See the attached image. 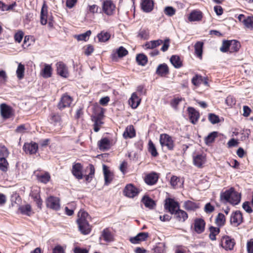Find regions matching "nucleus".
Returning a JSON list of instances; mask_svg holds the SVG:
<instances>
[{
	"instance_id": "obj_5",
	"label": "nucleus",
	"mask_w": 253,
	"mask_h": 253,
	"mask_svg": "<svg viewBox=\"0 0 253 253\" xmlns=\"http://www.w3.org/2000/svg\"><path fill=\"white\" fill-rule=\"evenodd\" d=\"M116 6L111 0H104L102 3V11L107 15L113 14Z\"/></svg>"
},
{
	"instance_id": "obj_16",
	"label": "nucleus",
	"mask_w": 253,
	"mask_h": 253,
	"mask_svg": "<svg viewBox=\"0 0 253 253\" xmlns=\"http://www.w3.org/2000/svg\"><path fill=\"white\" fill-rule=\"evenodd\" d=\"M82 169L83 166L80 163H76L72 167V173L79 180L83 178V174L82 172Z\"/></svg>"
},
{
	"instance_id": "obj_34",
	"label": "nucleus",
	"mask_w": 253,
	"mask_h": 253,
	"mask_svg": "<svg viewBox=\"0 0 253 253\" xmlns=\"http://www.w3.org/2000/svg\"><path fill=\"white\" fill-rule=\"evenodd\" d=\"M225 222L226 218L224 215L222 213H218L215 220L216 225L219 227H222L225 225Z\"/></svg>"
},
{
	"instance_id": "obj_39",
	"label": "nucleus",
	"mask_w": 253,
	"mask_h": 253,
	"mask_svg": "<svg viewBox=\"0 0 253 253\" xmlns=\"http://www.w3.org/2000/svg\"><path fill=\"white\" fill-rule=\"evenodd\" d=\"M136 60L138 65L143 66H145L148 62L147 57L143 53L137 54Z\"/></svg>"
},
{
	"instance_id": "obj_55",
	"label": "nucleus",
	"mask_w": 253,
	"mask_h": 253,
	"mask_svg": "<svg viewBox=\"0 0 253 253\" xmlns=\"http://www.w3.org/2000/svg\"><path fill=\"white\" fill-rule=\"evenodd\" d=\"M149 31L147 29H141L139 31L137 37L144 40L149 38Z\"/></svg>"
},
{
	"instance_id": "obj_13",
	"label": "nucleus",
	"mask_w": 253,
	"mask_h": 253,
	"mask_svg": "<svg viewBox=\"0 0 253 253\" xmlns=\"http://www.w3.org/2000/svg\"><path fill=\"white\" fill-rule=\"evenodd\" d=\"M57 73L60 76L67 78L68 76V69L66 65L62 62H59L56 64Z\"/></svg>"
},
{
	"instance_id": "obj_15",
	"label": "nucleus",
	"mask_w": 253,
	"mask_h": 253,
	"mask_svg": "<svg viewBox=\"0 0 253 253\" xmlns=\"http://www.w3.org/2000/svg\"><path fill=\"white\" fill-rule=\"evenodd\" d=\"M111 140L107 138H102L98 142V146L100 150L106 151L109 150L111 147Z\"/></svg>"
},
{
	"instance_id": "obj_36",
	"label": "nucleus",
	"mask_w": 253,
	"mask_h": 253,
	"mask_svg": "<svg viewBox=\"0 0 253 253\" xmlns=\"http://www.w3.org/2000/svg\"><path fill=\"white\" fill-rule=\"evenodd\" d=\"M47 7L45 6V4H44L41 12V23L43 25L47 23Z\"/></svg>"
},
{
	"instance_id": "obj_22",
	"label": "nucleus",
	"mask_w": 253,
	"mask_h": 253,
	"mask_svg": "<svg viewBox=\"0 0 253 253\" xmlns=\"http://www.w3.org/2000/svg\"><path fill=\"white\" fill-rule=\"evenodd\" d=\"M101 237L106 242H111L114 241L113 235L109 228H106L102 231Z\"/></svg>"
},
{
	"instance_id": "obj_21",
	"label": "nucleus",
	"mask_w": 253,
	"mask_h": 253,
	"mask_svg": "<svg viewBox=\"0 0 253 253\" xmlns=\"http://www.w3.org/2000/svg\"><path fill=\"white\" fill-rule=\"evenodd\" d=\"M1 114L5 119L9 118L11 115V108L5 104L0 105Z\"/></svg>"
},
{
	"instance_id": "obj_8",
	"label": "nucleus",
	"mask_w": 253,
	"mask_h": 253,
	"mask_svg": "<svg viewBox=\"0 0 253 253\" xmlns=\"http://www.w3.org/2000/svg\"><path fill=\"white\" fill-rule=\"evenodd\" d=\"M79 231L83 235H88L91 231V226L88 221H77Z\"/></svg>"
},
{
	"instance_id": "obj_33",
	"label": "nucleus",
	"mask_w": 253,
	"mask_h": 253,
	"mask_svg": "<svg viewBox=\"0 0 253 253\" xmlns=\"http://www.w3.org/2000/svg\"><path fill=\"white\" fill-rule=\"evenodd\" d=\"M209 231L210 232L209 235L210 239L212 241H215L216 240V236L220 232L219 227L211 226L209 227Z\"/></svg>"
},
{
	"instance_id": "obj_59",
	"label": "nucleus",
	"mask_w": 253,
	"mask_h": 253,
	"mask_svg": "<svg viewBox=\"0 0 253 253\" xmlns=\"http://www.w3.org/2000/svg\"><path fill=\"white\" fill-rule=\"evenodd\" d=\"M118 56L119 57H123L128 54L127 50L123 46H120L117 50Z\"/></svg>"
},
{
	"instance_id": "obj_19",
	"label": "nucleus",
	"mask_w": 253,
	"mask_h": 253,
	"mask_svg": "<svg viewBox=\"0 0 253 253\" xmlns=\"http://www.w3.org/2000/svg\"><path fill=\"white\" fill-rule=\"evenodd\" d=\"M188 111L191 122L193 124H196L200 117L199 113L192 107H189Z\"/></svg>"
},
{
	"instance_id": "obj_38",
	"label": "nucleus",
	"mask_w": 253,
	"mask_h": 253,
	"mask_svg": "<svg viewBox=\"0 0 253 253\" xmlns=\"http://www.w3.org/2000/svg\"><path fill=\"white\" fill-rule=\"evenodd\" d=\"M52 68L50 65L45 64L44 67L42 71L41 75L44 78H48L51 76Z\"/></svg>"
},
{
	"instance_id": "obj_58",
	"label": "nucleus",
	"mask_w": 253,
	"mask_h": 253,
	"mask_svg": "<svg viewBox=\"0 0 253 253\" xmlns=\"http://www.w3.org/2000/svg\"><path fill=\"white\" fill-rule=\"evenodd\" d=\"M209 120L212 124H215L219 122L218 116L212 113L209 115Z\"/></svg>"
},
{
	"instance_id": "obj_27",
	"label": "nucleus",
	"mask_w": 253,
	"mask_h": 253,
	"mask_svg": "<svg viewBox=\"0 0 253 253\" xmlns=\"http://www.w3.org/2000/svg\"><path fill=\"white\" fill-rule=\"evenodd\" d=\"M103 170L104 175L105 184L108 185L112 180V174L105 165H103Z\"/></svg>"
},
{
	"instance_id": "obj_14",
	"label": "nucleus",
	"mask_w": 253,
	"mask_h": 253,
	"mask_svg": "<svg viewBox=\"0 0 253 253\" xmlns=\"http://www.w3.org/2000/svg\"><path fill=\"white\" fill-rule=\"evenodd\" d=\"M37 179L40 182L46 184L51 179L50 173L47 171H43L40 173H36Z\"/></svg>"
},
{
	"instance_id": "obj_35",
	"label": "nucleus",
	"mask_w": 253,
	"mask_h": 253,
	"mask_svg": "<svg viewBox=\"0 0 253 253\" xmlns=\"http://www.w3.org/2000/svg\"><path fill=\"white\" fill-rule=\"evenodd\" d=\"M241 47L240 42L236 40L230 41V50L229 52L232 53L237 52Z\"/></svg>"
},
{
	"instance_id": "obj_42",
	"label": "nucleus",
	"mask_w": 253,
	"mask_h": 253,
	"mask_svg": "<svg viewBox=\"0 0 253 253\" xmlns=\"http://www.w3.org/2000/svg\"><path fill=\"white\" fill-rule=\"evenodd\" d=\"M170 184L174 189L180 188L182 185V182L180 181L179 178L176 176H172L171 177Z\"/></svg>"
},
{
	"instance_id": "obj_4",
	"label": "nucleus",
	"mask_w": 253,
	"mask_h": 253,
	"mask_svg": "<svg viewBox=\"0 0 253 253\" xmlns=\"http://www.w3.org/2000/svg\"><path fill=\"white\" fill-rule=\"evenodd\" d=\"M235 245V240L228 236H223L221 239L220 245L225 250H232Z\"/></svg>"
},
{
	"instance_id": "obj_29",
	"label": "nucleus",
	"mask_w": 253,
	"mask_h": 253,
	"mask_svg": "<svg viewBox=\"0 0 253 253\" xmlns=\"http://www.w3.org/2000/svg\"><path fill=\"white\" fill-rule=\"evenodd\" d=\"M170 62L175 68H179L182 66V62L178 55H172L170 58Z\"/></svg>"
},
{
	"instance_id": "obj_47",
	"label": "nucleus",
	"mask_w": 253,
	"mask_h": 253,
	"mask_svg": "<svg viewBox=\"0 0 253 253\" xmlns=\"http://www.w3.org/2000/svg\"><path fill=\"white\" fill-rule=\"evenodd\" d=\"M91 34L90 30L87 31L86 32L78 35H75V38L78 41H86Z\"/></svg>"
},
{
	"instance_id": "obj_44",
	"label": "nucleus",
	"mask_w": 253,
	"mask_h": 253,
	"mask_svg": "<svg viewBox=\"0 0 253 253\" xmlns=\"http://www.w3.org/2000/svg\"><path fill=\"white\" fill-rule=\"evenodd\" d=\"M93 129L95 132H98L100 129V126L103 124L100 116L94 117Z\"/></svg>"
},
{
	"instance_id": "obj_45",
	"label": "nucleus",
	"mask_w": 253,
	"mask_h": 253,
	"mask_svg": "<svg viewBox=\"0 0 253 253\" xmlns=\"http://www.w3.org/2000/svg\"><path fill=\"white\" fill-rule=\"evenodd\" d=\"M25 72V66L22 63H19L16 70V75L18 79L21 80L24 78Z\"/></svg>"
},
{
	"instance_id": "obj_61",
	"label": "nucleus",
	"mask_w": 253,
	"mask_h": 253,
	"mask_svg": "<svg viewBox=\"0 0 253 253\" xmlns=\"http://www.w3.org/2000/svg\"><path fill=\"white\" fill-rule=\"evenodd\" d=\"M225 103L228 106L232 107L236 104V100L233 96L229 95L225 100Z\"/></svg>"
},
{
	"instance_id": "obj_7",
	"label": "nucleus",
	"mask_w": 253,
	"mask_h": 253,
	"mask_svg": "<svg viewBox=\"0 0 253 253\" xmlns=\"http://www.w3.org/2000/svg\"><path fill=\"white\" fill-rule=\"evenodd\" d=\"M46 207L55 211H58L60 209V200L57 197L50 196L46 201Z\"/></svg>"
},
{
	"instance_id": "obj_48",
	"label": "nucleus",
	"mask_w": 253,
	"mask_h": 253,
	"mask_svg": "<svg viewBox=\"0 0 253 253\" xmlns=\"http://www.w3.org/2000/svg\"><path fill=\"white\" fill-rule=\"evenodd\" d=\"M148 151L153 157H157L158 153L156 150V147L153 142L150 140L148 142Z\"/></svg>"
},
{
	"instance_id": "obj_62",
	"label": "nucleus",
	"mask_w": 253,
	"mask_h": 253,
	"mask_svg": "<svg viewBox=\"0 0 253 253\" xmlns=\"http://www.w3.org/2000/svg\"><path fill=\"white\" fill-rule=\"evenodd\" d=\"M11 201L12 203L20 204L21 201L20 197L17 194H13L11 197Z\"/></svg>"
},
{
	"instance_id": "obj_51",
	"label": "nucleus",
	"mask_w": 253,
	"mask_h": 253,
	"mask_svg": "<svg viewBox=\"0 0 253 253\" xmlns=\"http://www.w3.org/2000/svg\"><path fill=\"white\" fill-rule=\"evenodd\" d=\"M87 9L88 12L91 13L92 14L101 13V9L96 4L88 5Z\"/></svg>"
},
{
	"instance_id": "obj_43",
	"label": "nucleus",
	"mask_w": 253,
	"mask_h": 253,
	"mask_svg": "<svg viewBox=\"0 0 253 253\" xmlns=\"http://www.w3.org/2000/svg\"><path fill=\"white\" fill-rule=\"evenodd\" d=\"M203 44V42H197L194 45L195 54L199 58L202 56Z\"/></svg>"
},
{
	"instance_id": "obj_32",
	"label": "nucleus",
	"mask_w": 253,
	"mask_h": 253,
	"mask_svg": "<svg viewBox=\"0 0 253 253\" xmlns=\"http://www.w3.org/2000/svg\"><path fill=\"white\" fill-rule=\"evenodd\" d=\"M218 132L216 131H213L210 133L205 138V142L206 145L210 146L213 143L216 137H217Z\"/></svg>"
},
{
	"instance_id": "obj_2",
	"label": "nucleus",
	"mask_w": 253,
	"mask_h": 253,
	"mask_svg": "<svg viewBox=\"0 0 253 253\" xmlns=\"http://www.w3.org/2000/svg\"><path fill=\"white\" fill-rule=\"evenodd\" d=\"M221 201H225L233 205L239 204L241 199V194L237 191H225L220 194Z\"/></svg>"
},
{
	"instance_id": "obj_28",
	"label": "nucleus",
	"mask_w": 253,
	"mask_h": 253,
	"mask_svg": "<svg viewBox=\"0 0 253 253\" xmlns=\"http://www.w3.org/2000/svg\"><path fill=\"white\" fill-rule=\"evenodd\" d=\"M135 136V131L132 125L127 126L123 133L125 138H132Z\"/></svg>"
},
{
	"instance_id": "obj_6",
	"label": "nucleus",
	"mask_w": 253,
	"mask_h": 253,
	"mask_svg": "<svg viewBox=\"0 0 253 253\" xmlns=\"http://www.w3.org/2000/svg\"><path fill=\"white\" fill-rule=\"evenodd\" d=\"M73 101V98L69 95L64 94H63L57 107L60 110H62L66 107H69Z\"/></svg>"
},
{
	"instance_id": "obj_26",
	"label": "nucleus",
	"mask_w": 253,
	"mask_h": 253,
	"mask_svg": "<svg viewBox=\"0 0 253 253\" xmlns=\"http://www.w3.org/2000/svg\"><path fill=\"white\" fill-rule=\"evenodd\" d=\"M18 210L22 214L29 216L34 213L32 210V207L29 204H26L19 207Z\"/></svg>"
},
{
	"instance_id": "obj_37",
	"label": "nucleus",
	"mask_w": 253,
	"mask_h": 253,
	"mask_svg": "<svg viewBox=\"0 0 253 253\" xmlns=\"http://www.w3.org/2000/svg\"><path fill=\"white\" fill-rule=\"evenodd\" d=\"M184 207L187 211H195L199 208L196 203L189 200L184 202Z\"/></svg>"
},
{
	"instance_id": "obj_50",
	"label": "nucleus",
	"mask_w": 253,
	"mask_h": 253,
	"mask_svg": "<svg viewBox=\"0 0 253 253\" xmlns=\"http://www.w3.org/2000/svg\"><path fill=\"white\" fill-rule=\"evenodd\" d=\"M8 163L4 157L0 158V169L2 171H6L7 170V167Z\"/></svg>"
},
{
	"instance_id": "obj_46",
	"label": "nucleus",
	"mask_w": 253,
	"mask_h": 253,
	"mask_svg": "<svg viewBox=\"0 0 253 253\" xmlns=\"http://www.w3.org/2000/svg\"><path fill=\"white\" fill-rule=\"evenodd\" d=\"M68 206L65 208V214L68 216H71L74 214L76 204L75 202H72L68 204Z\"/></svg>"
},
{
	"instance_id": "obj_1",
	"label": "nucleus",
	"mask_w": 253,
	"mask_h": 253,
	"mask_svg": "<svg viewBox=\"0 0 253 253\" xmlns=\"http://www.w3.org/2000/svg\"><path fill=\"white\" fill-rule=\"evenodd\" d=\"M165 208L178 221L184 222L188 218L187 212L179 209L178 203L174 199L168 198L166 200Z\"/></svg>"
},
{
	"instance_id": "obj_56",
	"label": "nucleus",
	"mask_w": 253,
	"mask_h": 253,
	"mask_svg": "<svg viewBox=\"0 0 253 253\" xmlns=\"http://www.w3.org/2000/svg\"><path fill=\"white\" fill-rule=\"evenodd\" d=\"M192 83L195 86H199L202 84V76L199 75H195L192 79Z\"/></svg>"
},
{
	"instance_id": "obj_12",
	"label": "nucleus",
	"mask_w": 253,
	"mask_h": 253,
	"mask_svg": "<svg viewBox=\"0 0 253 253\" xmlns=\"http://www.w3.org/2000/svg\"><path fill=\"white\" fill-rule=\"evenodd\" d=\"M206 223L202 218H196L194 220V230L198 234L203 233L205 228Z\"/></svg>"
},
{
	"instance_id": "obj_11",
	"label": "nucleus",
	"mask_w": 253,
	"mask_h": 253,
	"mask_svg": "<svg viewBox=\"0 0 253 253\" xmlns=\"http://www.w3.org/2000/svg\"><path fill=\"white\" fill-rule=\"evenodd\" d=\"M23 149L26 154H36L38 149V145L36 142L25 143Z\"/></svg>"
},
{
	"instance_id": "obj_54",
	"label": "nucleus",
	"mask_w": 253,
	"mask_h": 253,
	"mask_svg": "<svg viewBox=\"0 0 253 253\" xmlns=\"http://www.w3.org/2000/svg\"><path fill=\"white\" fill-rule=\"evenodd\" d=\"M164 11L166 15L171 17L175 14L176 10L173 7L169 6L166 7Z\"/></svg>"
},
{
	"instance_id": "obj_3",
	"label": "nucleus",
	"mask_w": 253,
	"mask_h": 253,
	"mask_svg": "<svg viewBox=\"0 0 253 253\" xmlns=\"http://www.w3.org/2000/svg\"><path fill=\"white\" fill-rule=\"evenodd\" d=\"M160 143L162 147H166L169 150H173L174 144L171 137L166 133L161 134L160 136Z\"/></svg>"
},
{
	"instance_id": "obj_41",
	"label": "nucleus",
	"mask_w": 253,
	"mask_h": 253,
	"mask_svg": "<svg viewBox=\"0 0 253 253\" xmlns=\"http://www.w3.org/2000/svg\"><path fill=\"white\" fill-rule=\"evenodd\" d=\"M86 169L89 170V172L88 174L85 175V181L87 182H89L94 176L95 169L93 165L89 164Z\"/></svg>"
},
{
	"instance_id": "obj_9",
	"label": "nucleus",
	"mask_w": 253,
	"mask_h": 253,
	"mask_svg": "<svg viewBox=\"0 0 253 253\" xmlns=\"http://www.w3.org/2000/svg\"><path fill=\"white\" fill-rule=\"evenodd\" d=\"M243 220V215L240 211L233 212L230 216V223L232 225L238 226L240 225Z\"/></svg>"
},
{
	"instance_id": "obj_20",
	"label": "nucleus",
	"mask_w": 253,
	"mask_h": 253,
	"mask_svg": "<svg viewBox=\"0 0 253 253\" xmlns=\"http://www.w3.org/2000/svg\"><path fill=\"white\" fill-rule=\"evenodd\" d=\"M203 17L202 12L198 10H194L191 11L188 16V20L191 21H201Z\"/></svg>"
},
{
	"instance_id": "obj_63",
	"label": "nucleus",
	"mask_w": 253,
	"mask_h": 253,
	"mask_svg": "<svg viewBox=\"0 0 253 253\" xmlns=\"http://www.w3.org/2000/svg\"><path fill=\"white\" fill-rule=\"evenodd\" d=\"M214 206H212L210 203L206 204L205 206L204 211L207 213H211L214 211Z\"/></svg>"
},
{
	"instance_id": "obj_31",
	"label": "nucleus",
	"mask_w": 253,
	"mask_h": 253,
	"mask_svg": "<svg viewBox=\"0 0 253 253\" xmlns=\"http://www.w3.org/2000/svg\"><path fill=\"white\" fill-rule=\"evenodd\" d=\"M142 202L144 204L145 206L150 209H152L156 205L155 201L151 199L147 196H144L142 199Z\"/></svg>"
},
{
	"instance_id": "obj_53",
	"label": "nucleus",
	"mask_w": 253,
	"mask_h": 253,
	"mask_svg": "<svg viewBox=\"0 0 253 253\" xmlns=\"http://www.w3.org/2000/svg\"><path fill=\"white\" fill-rule=\"evenodd\" d=\"M243 23L248 28H253V17L248 16L243 19Z\"/></svg>"
},
{
	"instance_id": "obj_40",
	"label": "nucleus",
	"mask_w": 253,
	"mask_h": 253,
	"mask_svg": "<svg viewBox=\"0 0 253 253\" xmlns=\"http://www.w3.org/2000/svg\"><path fill=\"white\" fill-rule=\"evenodd\" d=\"M97 37L99 42H106L109 40L111 35L109 33L102 31L98 34Z\"/></svg>"
},
{
	"instance_id": "obj_17",
	"label": "nucleus",
	"mask_w": 253,
	"mask_h": 253,
	"mask_svg": "<svg viewBox=\"0 0 253 253\" xmlns=\"http://www.w3.org/2000/svg\"><path fill=\"white\" fill-rule=\"evenodd\" d=\"M141 7L143 11L150 12L153 9L154 1L153 0H142Z\"/></svg>"
},
{
	"instance_id": "obj_60",
	"label": "nucleus",
	"mask_w": 253,
	"mask_h": 253,
	"mask_svg": "<svg viewBox=\"0 0 253 253\" xmlns=\"http://www.w3.org/2000/svg\"><path fill=\"white\" fill-rule=\"evenodd\" d=\"M250 203L248 201L245 202L242 205L243 209L248 213H251L253 210L250 205Z\"/></svg>"
},
{
	"instance_id": "obj_24",
	"label": "nucleus",
	"mask_w": 253,
	"mask_h": 253,
	"mask_svg": "<svg viewBox=\"0 0 253 253\" xmlns=\"http://www.w3.org/2000/svg\"><path fill=\"white\" fill-rule=\"evenodd\" d=\"M50 123L54 125H60L62 123L61 116L58 113L52 112L49 116Z\"/></svg>"
},
{
	"instance_id": "obj_49",
	"label": "nucleus",
	"mask_w": 253,
	"mask_h": 253,
	"mask_svg": "<svg viewBox=\"0 0 253 253\" xmlns=\"http://www.w3.org/2000/svg\"><path fill=\"white\" fill-rule=\"evenodd\" d=\"M89 216L88 213L83 210H80L78 214L77 221H87V218Z\"/></svg>"
},
{
	"instance_id": "obj_25",
	"label": "nucleus",
	"mask_w": 253,
	"mask_h": 253,
	"mask_svg": "<svg viewBox=\"0 0 253 253\" xmlns=\"http://www.w3.org/2000/svg\"><path fill=\"white\" fill-rule=\"evenodd\" d=\"M158 179V174L155 172L148 174L145 178L146 183L148 185H153L156 183Z\"/></svg>"
},
{
	"instance_id": "obj_23",
	"label": "nucleus",
	"mask_w": 253,
	"mask_h": 253,
	"mask_svg": "<svg viewBox=\"0 0 253 253\" xmlns=\"http://www.w3.org/2000/svg\"><path fill=\"white\" fill-rule=\"evenodd\" d=\"M141 101V99L139 98L135 92H133L131 96V97L128 100V102L131 107L133 108H136Z\"/></svg>"
},
{
	"instance_id": "obj_18",
	"label": "nucleus",
	"mask_w": 253,
	"mask_h": 253,
	"mask_svg": "<svg viewBox=\"0 0 253 253\" xmlns=\"http://www.w3.org/2000/svg\"><path fill=\"white\" fill-rule=\"evenodd\" d=\"M156 74L161 77H165L169 74V68L166 63L161 64L158 65Z\"/></svg>"
},
{
	"instance_id": "obj_10",
	"label": "nucleus",
	"mask_w": 253,
	"mask_h": 253,
	"mask_svg": "<svg viewBox=\"0 0 253 253\" xmlns=\"http://www.w3.org/2000/svg\"><path fill=\"white\" fill-rule=\"evenodd\" d=\"M206 161V156L204 154H197L193 157V164L198 168H203Z\"/></svg>"
},
{
	"instance_id": "obj_30",
	"label": "nucleus",
	"mask_w": 253,
	"mask_h": 253,
	"mask_svg": "<svg viewBox=\"0 0 253 253\" xmlns=\"http://www.w3.org/2000/svg\"><path fill=\"white\" fill-rule=\"evenodd\" d=\"M163 42V41L162 40L151 41L145 44V47L147 49H154L160 45Z\"/></svg>"
},
{
	"instance_id": "obj_57",
	"label": "nucleus",
	"mask_w": 253,
	"mask_h": 253,
	"mask_svg": "<svg viewBox=\"0 0 253 253\" xmlns=\"http://www.w3.org/2000/svg\"><path fill=\"white\" fill-rule=\"evenodd\" d=\"M140 191H123V194L128 198H133L137 196Z\"/></svg>"
},
{
	"instance_id": "obj_64",
	"label": "nucleus",
	"mask_w": 253,
	"mask_h": 253,
	"mask_svg": "<svg viewBox=\"0 0 253 253\" xmlns=\"http://www.w3.org/2000/svg\"><path fill=\"white\" fill-rule=\"evenodd\" d=\"M247 248L248 253H253V239L247 242Z\"/></svg>"
},
{
	"instance_id": "obj_52",
	"label": "nucleus",
	"mask_w": 253,
	"mask_h": 253,
	"mask_svg": "<svg viewBox=\"0 0 253 253\" xmlns=\"http://www.w3.org/2000/svg\"><path fill=\"white\" fill-rule=\"evenodd\" d=\"M230 50V41L224 40L223 41L222 45L220 48V50L222 52H229Z\"/></svg>"
}]
</instances>
